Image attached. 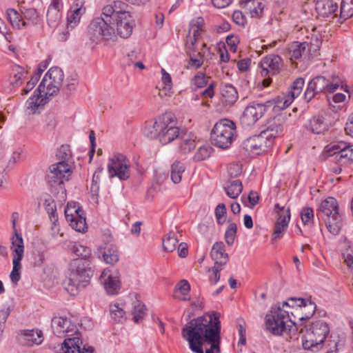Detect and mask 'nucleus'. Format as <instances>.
<instances>
[{
  "label": "nucleus",
  "instance_id": "f257e3e1",
  "mask_svg": "<svg viewBox=\"0 0 353 353\" xmlns=\"http://www.w3.org/2000/svg\"><path fill=\"white\" fill-rule=\"evenodd\" d=\"M214 312L206 314L191 320L182 329L183 338L188 341L189 347L194 353H204L203 345L205 342L204 335L209 328H213Z\"/></svg>",
  "mask_w": 353,
  "mask_h": 353
},
{
  "label": "nucleus",
  "instance_id": "f03ea898",
  "mask_svg": "<svg viewBox=\"0 0 353 353\" xmlns=\"http://www.w3.org/2000/svg\"><path fill=\"white\" fill-rule=\"evenodd\" d=\"M296 316L293 311L285 310L278 303L271 307L265 318L266 330L275 336L287 334L290 338L296 336Z\"/></svg>",
  "mask_w": 353,
  "mask_h": 353
},
{
  "label": "nucleus",
  "instance_id": "7ed1b4c3",
  "mask_svg": "<svg viewBox=\"0 0 353 353\" xmlns=\"http://www.w3.org/2000/svg\"><path fill=\"white\" fill-rule=\"evenodd\" d=\"M90 263L91 261L82 259H74L70 261L68 280L65 283V288L70 294L77 295L81 288L89 283L94 272Z\"/></svg>",
  "mask_w": 353,
  "mask_h": 353
},
{
  "label": "nucleus",
  "instance_id": "20e7f679",
  "mask_svg": "<svg viewBox=\"0 0 353 353\" xmlns=\"http://www.w3.org/2000/svg\"><path fill=\"white\" fill-rule=\"evenodd\" d=\"M283 129V125L274 120L260 134L246 139L242 143V147L248 153L259 154L272 146L274 139L282 133Z\"/></svg>",
  "mask_w": 353,
  "mask_h": 353
},
{
  "label": "nucleus",
  "instance_id": "39448f33",
  "mask_svg": "<svg viewBox=\"0 0 353 353\" xmlns=\"http://www.w3.org/2000/svg\"><path fill=\"white\" fill-rule=\"evenodd\" d=\"M316 215L319 219H321L325 222L330 233L334 235L339 233L343 225V220L335 198L328 197L323 201Z\"/></svg>",
  "mask_w": 353,
  "mask_h": 353
},
{
  "label": "nucleus",
  "instance_id": "423d86ee",
  "mask_svg": "<svg viewBox=\"0 0 353 353\" xmlns=\"http://www.w3.org/2000/svg\"><path fill=\"white\" fill-rule=\"evenodd\" d=\"M236 137V125L228 119L218 121L211 131L212 144L221 149L229 148Z\"/></svg>",
  "mask_w": 353,
  "mask_h": 353
},
{
  "label": "nucleus",
  "instance_id": "0eeeda50",
  "mask_svg": "<svg viewBox=\"0 0 353 353\" xmlns=\"http://www.w3.org/2000/svg\"><path fill=\"white\" fill-rule=\"evenodd\" d=\"M330 333L329 325L323 320L312 322L303 338V347L305 350L317 351L322 347L326 337Z\"/></svg>",
  "mask_w": 353,
  "mask_h": 353
},
{
  "label": "nucleus",
  "instance_id": "6e6552de",
  "mask_svg": "<svg viewBox=\"0 0 353 353\" xmlns=\"http://www.w3.org/2000/svg\"><path fill=\"white\" fill-rule=\"evenodd\" d=\"M8 20L14 28L21 30L38 23L39 14L35 8H22L21 12L14 9L7 10Z\"/></svg>",
  "mask_w": 353,
  "mask_h": 353
},
{
  "label": "nucleus",
  "instance_id": "1a4fd4ad",
  "mask_svg": "<svg viewBox=\"0 0 353 353\" xmlns=\"http://www.w3.org/2000/svg\"><path fill=\"white\" fill-rule=\"evenodd\" d=\"M64 74L58 67L51 68L45 74L39 85V91L46 97L57 94L62 85Z\"/></svg>",
  "mask_w": 353,
  "mask_h": 353
},
{
  "label": "nucleus",
  "instance_id": "9d476101",
  "mask_svg": "<svg viewBox=\"0 0 353 353\" xmlns=\"http://www.w3.org/2000/svg\"><path fill=\"white\" fill-rule=\"evenodd\" d=\"M110 19L97 17L92 21L88 28V35L92 42L98 43L108 40L114 34V29L109 24Z\"/></svg>",
  "mask_w": 353,
  "mask_h": 353
},
{
  "label": "nucleus",
  "instance_id": "9b49d317",
  "mask_svg": "<svg viewBox=\"0 0 353 353\" xmlns=\"http://www.w3.org/2000/svg\"><path fill=\"white\" fill-rule=\"evenodd\" d=\"M276 105L274 100H269L264 103H252L244 110L240 118L241 125L244 127L253 125L270 108H274Z\"/></svg>",
  "mask_w": 353,
  "mask_h": 353
},
{
  "label": "nucleus",
  "instance_id": "f8f14e48",
  "mask_svg": "<svg viewBox=\"0 0 353 353\" xmlns=\"http://www.w3.org/2000/svg\"><path fill=\"white\" fill-rule=\"evenodd\" d=\"M321 41L319 39H316L314 42H303L295 41L290 44L287 48V56L292 61L301 59L310 58L316 56V52L319 50Z\"/></svg>",
  "mask_w": 353,
  "mask_h": 353
},
{
  "label": "nucleus",
  "instance_id": "ddd939ff",
  "mask_svg": "<svg viewBox=\"0 0 353 353\" xmlns=\"http://www.w3.org/2000/svg\"><path fill=\"white\" fill-rule=\"evenodd\" d=\"M177 121L173 114L166 112L163 114V123H161V130L159 142L163 145L168 144L179 138L183 130L177 125Z\"/></svg>",
  "mask_w": 353,
  "mask_h": 353
},
{
  "label": "nucleus",
  "instance_id": "4468645a",
  "mask_svg": "<svg viewBox=\"0 0 353 353\" xmlns=\"http://www.w3.org/2000/svg\"><path fill=\"white\" fill-rule=\"evenodd\" d=\"M71 173L70 167L65 161L52 164L47 174L48 183L52 187L59 186L63 190V183L69 180Z\"/></svg>",
  "mask_w": 353,
  "mask_h": 353
},
{
  "label": "nucleus",
  "instance_id": "2eb2a0df",
  "mask_svg": "<svg viewBox=\"0 0 353 353\" xmlns=\"http://www.w3.org/2000/svg\"><path fill=\"white\" fill-rule=\"evenodd\" d=\"M108 171L110 177L127 180L130 176L129 161L123 154H114L109 159Z\"/></svg>",
  "mask_w": 353,
  "mask_h": 353
},
{
  "label": "nucleus",
  "instance_id": "dca6fc26",
  "mask_svg": "<svg viewBox=\"0 0 353 353\" xmlns=\"http://www.w3.org/2000/svg\"><path fill=\"white\" fill-rule=\"evenodd\" d=\"M213 328H209L208 334L204 335L205 342L210 345V348L205 350V353H221V321L220 314L214 312Z\"/></svg>",
  "mask_w": 353,
  "mask_h": 353
},
{
  "label": "nucleus",
  "instance_id": "f3484780",
  "mask_svg": "<svg viewBox=\"0 0 353 353\" xmlns=\"http://www.w3.org/2000/svg\"><path fill=\"white\" fill-rule=\"evenodd\" d=\"M283 66L281 57L270 54L264 57L260 62V74L262 77H270L279 73Z\"/></svg>",
  "mask_w": 353,
  "mask_h": 353
},
{
  "label": "nucleus",
  "instance_id": "a211bd4d",
  "mask_svg": "<svg viewBox=\"0 0 353 353\" xmlns=\"http://www.w3.org/2000/svg\"><path fill=\"white\" fill-rule=\"evenodd\" d=\"M51 326L53 333L58 337L62 338L66 335H72L77 332L76 325L67 317L55 316L52 319Z\"/></svg>",
  "mask_w": 353,
  "mask_h": 353
},
{
  "label": "nucleus",
  "instance_id": "6ab92c4d",
  "mask_svg": "<svg viewBox=\"0 0 353 353\" xmlns=\"http://www.w3.org/2000/svg\"><path fill=\"white\" fill-rule=\"evenodd\" d=\"M204 20L201 17L192 19L190 23L189 34L187 36L186 48L189 51L196 52L198 50V42L202 32Z\"/></svg>",
  "mask_w": 353,
  "mask_h": 353
},
{
  "label": "nucleus",
  "instance_id": "aec40b11",
  "mask_svg": "<svg viewBox=\"0 0 353 353\" xmlns=\"http://www.w3.org/2000/svg\"><path fill=\"white\" fill-rule=\"evenodd\" d=\"M101 283L110 295H115L119 293L121 288V281L117 272H112L110 269H104L99 277Z\"/></svg>",
  "mask_w": 353,
  "mask_h": 353
},
{
  "label": "nucleus",
  "instance_id": "412c9836",
  "mask_svg": "<svg viewBox=\"0 0 353 353\" xmlns=\"http://www.w3.org/2000/svg\"><path fill=\"white\" fill-rule=\"evenodd\" d=\"M66 221L69 223L72 229L79 232H85L87 229L85 217L83 216V211L79 208L67 207L65 210Z\"/></svg>",
  "mask_w": 353,
  "mask_h": 353
},
{
  "label": "nucleus",
  "instance_id": "4be33fe9",
  "mask_svg": "<svg viewBox=\"0 0 353 353\" xmlns=\"http://www.w3.org/2000/svg\"><path fill=\"white\" fill-rule=\"evenodd\" d=\"M281 306L283 309L285 307H292V309L295 310L296 312H298L299 310L302 308V307L308 308V312H305V316H301L298 318L299 320L310 319L316 310V304L314 302L301 298H290L287 301L283 302Z\"/></svg>",
  "mask_w": 353,
  "mask_h": 353
},
{
  "label": "nucleus",
  "instance_id": "5701e85b",
  "mask_svg": "<svg viewBox=\"0 0 353 353\" xmlns=\"http://www.w3.org/2000/svg\"><path fill=\"white\" fill-rule=\"evenodd\" d=\"M128 5L124 1L118 0L111 4L104 6L102 9V14L110 21H114L124 16V14H130L128 10Z\"/></svg>",
  "mask_w": 353,
  "mask_h": 353
},
{
  "label": "nucleus",
  "instance_id": "b1692460",
  "mask_svg": "<svg viewBox=\"0 0 353 353\" xmlns=\"http://www.w3.org/2000/svg\"><path fill=\"white\" fill-rule=\"evenodd\" d=\"M82 341L79 337L65 339L59 349V353H94L92 346H82Z\"/></svg>",
  "mask_w": 353,
  "mask_h": 353
},
{
  "label": "nucleus",
  "instance_id": "393cba45",
  "mask_svg": "<svg viewBox=\"0 0 353 353\" xmlns=\"http://www.w3.org/2000/svg\"><path fill=\"white\" fill-rule=\"evenodd\" d=\"M210 77L206 76L202 72H198L191 79L190 85L193 90L203 88L208 85V88L201 92V95L205 97L212 98L214 95V82L208 84Z\"/></svg>",
  "mask_w": 353,
  "mask_h": 353
},
{
  "label": "nucleus",
  "instance_id": "a878e982",
  "mask_svg": "<svg viewBox=\"0 0 353 353\" xmlns=\"http://www.w3.org/2000/svg\"><path fill=\"white\" fill-rule=\"evenodd\" d=\"M98 250L102 254L103 261L107 264L114 265L119 260V252L117 245L113 243L111 236L108 238L103 246L99 247Z\"/></svg>",
  "mask_w": 353,
  "mask_h": 353
},
{
  "label": "nucleus",
  "instance_id": "bb28decb",
  "mask_svg": "<svg viewBox=\"0 0 353 353\" xmlns=\"http://www.w3.org/2000/svg\"><path fill=\"white\" fill-rule=\"evenodd\" d=\"M314 90L319 93L334 92L341 85V81L335 78L332 81L325 79L324 77L318 76L310 81Z\"/></svg>",
  "mask_w": 353,
  "mask_h": 353
},
{
  "label": "nucleus",
  "instance_id": "cd10ccee",
  "mask_svg": "<svg viewBox=\"0 0 353 353\" xmlns=\"http://www.w3.org/2000/svg\"><path fill=\"white\" fill-rule=\"evenodd\" d=\"M19 342L23 345H39L43 341V333L39 330H22L18 332Z\"/></svg>",
  "mask_w": 353,
  "mask_h": 353
},
{
  "label": "nucleus",
  "instance_id": "c85d7f7f",
  "mask_svg": "<svg viewBox=\"0 0 353 353\" xmlns=\"http://www.w3.org/2000/svg\"><path fill=\"white\" fill-rule=\"evenodd\" d=\"M84 3V0L74 1L67 14L68 28H74L79 23L86 10Z\"/></svg>",
  "mask_w": 353,
  "mask_h": 353
},
{
  "label": "nucleus",
  "instance_id": "c756f323",
  "mask_svg": "<svg viewBox=\"0 0 353 353\" xmlns=\"http://www.w3.org/2000/svg\"><path fill=\"white\" fill-rule=\"evenodd\" d=\"M304 83L305 81L303 78H297L295 79L291 85L290 89L288 91L287 94L279 101V103L283 102V105L279 106L282 109L289 107L294 99L301 94Z\"/></svg>",
  "mask_w": 353,
  "mask_h": 353
},
{
  "label": "nucleus",
  "instance_id": "7c9ffc66",
  "mask_svg": "<svg viewBox=\"0 0 353 353\" xmlns=\"http://www.w3.org/2000/svg\"><path fill=\"white\" fill-rule=\"evenodd\" d=\"M117 26V34L122 38H128L134 26V21L132 15L130 14H124V16L120 19L114 21Z\"/></svg>",
  "mask_w": 353,
  "mask_h": 353
},
{
  "label": "nucleus",
  "instance_id": "2f4dec72",
  "mask_svg": "<svg viewBox=\"0 0 353 353\" xmlns=\"http://www.w3.org/2000/svg\"><path fill=\"white\" fill-rule=\"evenodd\" d=\"M163 114L159 116L154 121H147L143 129V133L150 139H157L159 141Z\"/></svg>",
  "mask_w": 353,
  "mask_h": 353
},
{
  "label": "nucleus",
  "instance_id": "473e14b6",
  "mask_svg": "<svg viewBox=\"0 0 353 353\" xmlns=\"http://www.w3.org/2000/svg\"><path fill=\"white\" fill-rule=\"evenodd\" d=\"M315 10L318 17L326 18L334 14L338 10V5L333 0H317Z\"/></svg>",
  "mask_w": 353,
  "mask_h": 353
},
{
  "label": "nucleus",
  "instance_id": "72a5a7b5",
  "mask_svg": "<svg viewBox=\"0 0 353 353\" xmlns=\"http://www.w3.org/2000/svg\"><path fill=\"white\" fill-rule=\"evenodd\" d=\"M210 256L214 264L224 266L228 261V254L225 252V246L222 241L216 242L212 248Z\"/></svg>",
  "mask_w": 353,
  "mask_h": 353
},
{
  "label": "nucleus",
  "instance_id": "f704fd0d",
  "mask_svg": "<svg viewBox=\"0 0 353 353\" xmlns=\"http://www.w3.org/2000/svg\"><path fill=\"white\" fill-rule=\"evenodd\" d=\"M290 219V210H286V214H280L274 226L272 233V240H277L282 238L285 231L288 228V225Z\"/></svg>",
  "mask_w": 353,
  "mask_h": 353
},
{
  "label": "nucleus",
  "instance_id": "c9c22d12",
  "mask_svg": "<svg viewBox=\"0 0 353 353\" xmlns=\"http://www.w3.org/2000/svg\"><path fill=\"white\" fill-rule=\"evenodd\" d=\"M11 250L12 260H22L24 253V245L22 236L19 233L14 234L11 238Z\"/></svg>",
  "mask_w": 353,
  "mask_h": 353
},
{
  "label": "nucleus",
  "instance_id": "e433bc0d",
  "mask_svg": "<svg viewBox=\"0 0 353 353\" xmlns=\"http://www.w3.org/2000/svg\"><path fill=\"white\" fill-rule=\"evenodd\" d=\"M47 98L48 97H46L43 93H40L38 88L33 96L26 101L30 113L34 114L40 107L43 106L47 103Z\"/></svg>",
  "mask_w": 353,
  "mask_h": 353
},
{
  "label": "nucleus",
  "instance_id": "4c0bfd02",
  "mask_svg": "<svg viewBox=\"0 0 353 353\" xmlns=\"http://www.w3.org/2000/svg\"><path fill=\"white\" fill-rule=\"evenodd\" d=\"M178 152L181 154H187L196 147L195 140L190 134L181 133L179 137Z\"/></svg>",
  "mask_w": 353,
  "mask_h": 353
},
{
  "label": "nucleus",
  "instance_id": "58836bf2",
  "mask_svg": "<svg viewBox=\"0 0 353 353\" xmlns=\"http://www.w3.org/2000/svg\"><path fill=\"white\" fill-rule=\"evenodd\" d=\"M329 128L327 122L323 114H318L313 117L307 126V128L314 134H320Z\"/></svg>",
  "mask_w": 353,
  "mask_h": 353
},
{
  "label": "nucleus",
  "instance_id": "ea45409f",
  "mask_svg": "<svg viewBox=\"0 0 353 353\" xmlns=\"http://www.w3.org/2000/svg\"><path fill=\"white\" fill-rule=\"evenodd\" d=\"M222 101L225 105H233L239 98L236 88L231 84H225L221 89Z\"/></svg>",
  "mask_w": 353,
  "mask_h": 353
},
{
  "label": "nucleus",
  "instance_id": "a19ab883",
  "mask_svg": "<svg viewBox=\"0 0 353 353\" xmlns=\"http://www.w3.org/2000/svg\"><path fill=\"white\" fill-rule=\"evenodd\" d=\"M190 285L187 280L180 281L175 286L174 297L180 301L190 300Z\"/></svg>",
  "mask_w": 353,
  "mask_h": 353
},
{
  "label": "nucleus",
  "instance_id": "79ce46f5",
  "mask_svg": "<svg viewBox=\"0 0 353 353\" xmlns=\"http://www.w3.org/2000/svg\"><path fill=\"white\" fill-rule=\"evenodd\" d=\"M245 7L250 12L252 17H259L264 9L263 0H248Z\"/></svg>",
  "mask_w": 353,
  "mask_h": 353
},
{
  "label": "nucleus",
  "instance_id": "37998d69",
  "mask_svg": "<svg viewBox=\"0 0 353 353\" xmlns=\"http://www.w3.org/2000/svg\"><path fill=\"white\" fill-rule=\"evenodd\" d=\"M184 164L180 161H176L171 165L170 177L172 182L177 184L181 181L182 174L185 171Z\"/></svg>",
  "mask_w": 353,
  "mask_h": 353
},
{
  "label": "nucleus",
  "instance_id": "c03bdc74",
  "mask_svg": "<svg viewBox=\"0 0 353 353\" xmlns=\"http://www.w3.org/2000/svg\"><path fill=\"white\" fill-rule=\"evenodd\" d=\"M72 252L79 256L77 259H82L84 261L92 259L91 250L85 245L75 243L72 248Z\"/></svg>",
  "mask_w": 353,
  "mask_h": 353
},
{
  "label": "nucleus",
  "instance_id": "a18cd8bd",
  "mask_svg": "<svg viewBox=\"0 0 353 353\" xmlns=\"http://www.w3.org/2000/svg\"><path fill=\"white\" fill-rule=\"evenodd\" d=\"M146 310L145 305L139 300H136L133 303L132 310L134 321L139 323V321L142 320L146 314Z\"/></svg>",
  "mask_w": 353,
  "mask_h": 353
},
{
  "label": "nucleus",
  "instance_id": "49530a36",
  "mask_svg": "<svg viewBox=\"0 0 353 353\" xmlns=\"http://www.w3.org/2000/svg\"><path fill=\"white\" fill-rule=\"evenodd\" d=\"M243 190V185L241 181H232L230 184L225 188L227 195L232 198L236 199L241 193Z\"/></svg>",
  "mask_w": 353,
  "mask_h": 353
},
{
  "label": "nucleus",
  "instance_id": "de8ad7c7",
  "mask_svg": "<svg viewBox=\"0 0 353 353\" xmlns=\"http://www.w3.org/2000/svg\"><path fill=\"white\" fill-rule=\"evenodd\" d=\"M190 52V59L188 63L189 66L194 67L196 69L200 68L203 63V56L205 54V51L203 50V49H199L198 48L196 52Z\"/></svg>",
  "mask_w": 353,
  "mask_h": 353
},
{
  "label": "nucleus",
  "instance_id": "09e8293b",
  "mask_svg": "<svg viewBox=\"0 0 353 353\" xmlns=\"http://www.w3.org/2000/svg\"><path fill=\"white\" fill-rule=\"evenodd\" d=\"M353 17V0H343L341 3L340 17L347 20Z\"/></svg>",
  "mask_w": 353,
  "mask_h": 353
},
{
  "label": "nucleus",
  "instance_id": "8fccbe9b",
  "mask_svg": "<svg viewBox=\"0 0 353 353\" xmlns=\"http://www.w3.org/2000/svg\"><path fill=\"white\" fill-rule=\"evenodd\" d=\"M110 312L111 318L117 322H122L125 319V312L119 303L110 304Z\"/></svg>",
  "mask_w": 353,
  "mask_h": 353
},
{
  "label": "nucleus",
  "instance_id": "3c124183",
  "mask_svg": "<svg viewBox=\"0 0 353 353\" xmlns=\"http://www.w3.org/2000/svg\"><path fill=\"white\" fill-rule=\"evenodd\" d=\"M178 239L174 232H169L163 239V248L166 252H173L178 243Z\"/></svg>",
  "mask_w": 353,
  "mask_h": 353
},
{
  "label": "nucleus",
  "instance_id": "603ef678",
  "mask_svg": "<svg viewBox=\"0 0 353 353\" xmlns=\"http://www.w3.org/2000/svg\"><path fill=\"white\" fill-rule=\"evenodd\" d=\"M14 70L16 72L10 77V83L14 87H19L22 84L23 79L26 77V72L23 68L19 65H16Z\"/></svg>",
  "mask_w": 353,
  "mask_h": 353
},
{
  "label": "nucleus",
  "instance_id": "864d4df0",
  "mask_svg": "<svg viewBox=\"0 0 353 353\" xmlns=\"http://www.w3.org/2000/svg\"><path fill=\"white\" fill-rule=\"evenodd\" d=\"M212 150L213 149L210 145H203L197 149L194 159L196 161L205 160L210 157Z\"/></svg>",
  "mask_w": 353,
  "mask_h": 353
},
{
  "label": "nucleus",
  "instance_id": "5fc2aeb1",
  "mask_svg": "<svg viewBox=\"0 0 353 353\" xmlns=\"http://www.w3.org/2000/svg\"><path fill=\"white\" fill-rule=\"evenodd\" d=\"M301 219L305 225H312L314 220L313 209L311 207L303 208L301 212Z\"/></svg>",
  "mask_w": 353,
  "mask_h": 353
},
{
  "label": "nucleus",
  "instance_id": "6e6d98bb",
  "mask_svg": "<svg viewBox=\"0 0 353 353\" xmlns=\"http://www.w3.org/2000/svg\"><path fill=\"white\" fill-rule=\"evenodd\" d=\"M62 11L55 9H48L46 17L50 26L55 27L61 19Z\"/></svg>",
  "mask_w": 353,
  "mask_h": 353
},
{
  "label": "nucleus",
  "instance_id": "4d7b16f0",
  "mask_svg": "<svg viewBox=\"0 0 353 353\" xmlns=\"http://www.w3.org/2000/svg\"><path fill=\"white\" fill-rule=\"evenodd\" d=\"M21 260H12V270L10 274L12 283L17 285L21 279V270L22 268Z\"/></svg>",
  "mask_w": 353,
  "mask_h": 353
},
{
  "label": "nucleus",
  "instance_id": "13d9d810",
  "mask_svg": "<svg viewBox=\"0 0 353 353\" xmlns=\"http://www.w3.org/2000/svg\"><path fill=\"white\" fill-rule=\"evenodd\" d=\"M237 225L235 223H230L224 235V239L228 245H233L236 235Z\"/></svg>",
  "mask_w": 353,
  "mask_h": 353
},
{
  "label": "nucleus",
  "instance_id": "bf43d9fd",
  "mask_svg": "<svg viewBox=\"0 0 353 353\" xmlns=\"http://www.w3.org/2000/svg\"><path fill=\"white\" fill-rule=\"evenodd\" d=\"M223 265L214 264V266L209 268V281L211 284L215 285L220 279L221 271L223 270Z\"/></svg>",
  "mask_w": 353,
  "mask_h": 353
},
{
  "label": "nucleus",
  "instance_id": "052dcab7",
  "mask_svg": "<svg viewBox=\"0 0 353 353\" xmlns=\"http://www.w3.org/2000/svg\"><path fill=\"white\" fill-rule=\"evenodd\" d=\"M215 216L216 219L217 223L223 225L225 223L226 218L225 215L227 210L224 203H219L215 208Z\"/></svg>",
  "mask_w": 353,
  "mask_h": 353
},
{
  "label": "nucleus",
  "instance_id": "680f3d73",
  "mask_svg": "<svg viewBox=\"0 0 353 353\" xmlns=\"http://www.w3.org/2000/svg\"><path fill=\"white\" fill-rule=\"evenodd\" d=\"M346 147L347 145L345 143H330L325 147L324 152L327 157H332L333 154L338 152L339 150H343L346 148Z\"/></svg>",
  "mask_w": 353,
  "mask_h": 353
},
{
  "label": "nucleus",
  "instance_id": "e2e57ef3",
  "mask_svg": "<svg viewBox=\"0 0 353 353\" xmlns=\"http://www.w3.org/2000/svg\"><path fill=\"white\" fill-rule=\"evenodd\" d=\"M349 152L348 150L346 148L343 150H339L338 152L335 154H333L332 157H334V160L336 162L343 164H346L349 163V159L347 158V153Z\"/></svg>",
  "mask_w": 353,
  "mask_h": 353
},
{
  "label": "nucleus",
  "instance_id": "0e129e2a",
  "mask_svg": "<svg viewBox=\"0 0 353 353\" xmlns=\"http://www.w3.org/2000/svg\"><path fill=\"white\" fill-rule=\"evenodd\" d=\"M0 34L3 35L5 39L11 43L13 40L12 35L9 31V28L7 27L4 21L0 18Z\"/></svg>",
  "mask_w": 353,
  "mask_h": 353
},
{
  "label": "nucleus",
  "instance_id": "69168bd1",
  "mask_svg": "<svg viewBox=\"0 0 353 353\" xmlns=\"http://www.w3.org/2000/svg\"><path fill=\"white\" fill-rule=\"evenodd\" d=\"M48 214L50 221L52 223L51 229L53 231L54 234H58L59 231V225L57 223H58V215L57 213V210H52V211L48 212Z\"/></svg>",
  "mask_w": 353,
  "mask_h": 353
},
{
  "label": "nucleus",
  "instance_id": "338daca9",
  "mask_svg": "<svg viewBox=\"0 0 353 353\" xmlns=\"http://www.w3.org/2000/svg\"><path fill=\"white\" fill-rule=\"evenodd\" d=\"M161 81L164 84V89L169 91L171 90L172 85L171 76L163 68L161 69Z\"/></svg>",
  "mask_w": 353,
  "mask_h": 353
},
{
  "label": "nucleus",
  "instance_id": "774afa93",
  "mask_svg": "<svg viewBox=\"0 0 353 353\" xmlns=\"http://www.w3.org/2000/svg\"><path fill=\"white\" fill-rule=\"evenodd\" d=\"M234 22L239 26H243L246 22V19L241 11L235 10L232 14Z\"/></svg>",
  "mask_w": 353,
  "mask_h": 353
}]
</instances>
